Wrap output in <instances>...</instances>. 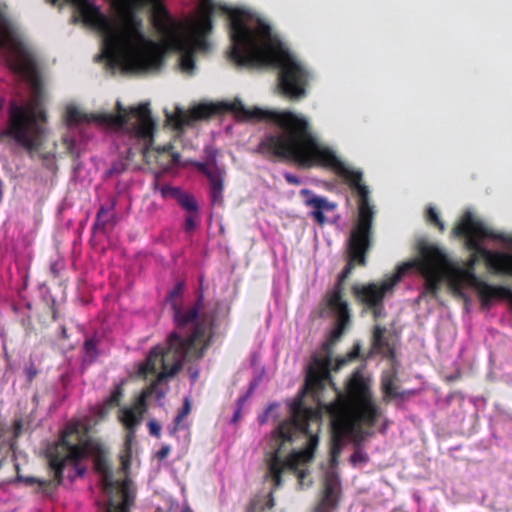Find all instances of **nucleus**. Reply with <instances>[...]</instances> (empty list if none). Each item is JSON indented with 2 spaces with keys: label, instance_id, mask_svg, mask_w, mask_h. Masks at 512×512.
I'll return each mask as SVG.
<instances>
[{
  "label": "nucleus",
  "instance_id": "nucleus-27",
  "mask_svg": "<svg viewBox=\"0 0 512 512\" xmlns=\"http://www.w3.org/2000/svg\"><path fill=\"white\" fill-rule=\"evenodd\" d=\"M148 427H149V431L152 435H155L157 437L160 436L161 427L156 421H154V420L149 421Z\"/></svg>",
  "mask_w": 512,
  "mask_h": 512
},
{
  "label": "nucleus",
  "instance_id": "nucleus-32",
  "mask_svg": "<svg viewBox=\"0 0 512 512\" xmlns=\"http://www.w3.org/2000/svg\"><path fill=\"white\" fill-rule=\"evenodd\" d=\"M22 477V480L20 481H17L16 483L18 482H25L27 484H33V483H38L39 481L36 479V478H33V477Z\"/></svg>",
  "mask_w": 512,
  "mask_h": 512
},
{
  "label": "nucleus",
  "instance_id": "nucleus-3",
  "mask_svg": "<svg viewBox=\"0 0 512 512\" xmlns=\"http://www.w3.org/2000/svg\"><path fill=\"white\" fill-rule=\"evenodd\" d=\"M0 49H5L9 68L25 78L32 87L31 98L23 106L12 104L8 134L29 154H34L43 144L46 134L44 123L47 113L46 96L34 57L23 42L18 28L5 17L0 6Z\"/></svg>",
  "mask_w": 512,
  "mask_h": 512
},
{
  "label": "nucleus",
  "instance_id": "nucleus-11",
  "mask_svg": "<svg viewBox=\"0 0 512 512\" xmlns=\"http://www.w3.org/2000/svg\"><path fill=\"white\" fill-rule=\"evenodd\" d=\"M216 111L213 104H198L189 110L176 108L173 114H167V121L176 129L189 126L193 121L206 119Z\"/></svg>",
  "mask_w": 512,
  "mask_h": 512
},
{
  "label": "nucleus",
  "instance_id": "nucleus-10",
  "mask_svg": "<svg viewBox=\"0 0 512 512\" xmlns=\"http://www.w3.org/2000/svg\"><path fill=\"white\" fill-rule=\"evenodd\" d=\"M218 150L206 149V162L198 164L200 170L206 174L211 184V196L214 203L222 200L224 187V170L217 165Z\"/></svg>",
  "mask_w": 512,
  "mask_h": 512
},
{
  "label": "nucleus",
  "instance_id": "nucleus-22",
  "mask_svg": "<svg viewBox=\"0 0 512 512\" xmlns=\"http://www.w3.org/2000/svg\"><path fill=\"white\" fill-rule=\"evenodd\" d=\"M190 410H191L190 398L185 397L182 410L175 418L176 426H178L181 423V421L183 420V418L189 414Z\"/></svg>",
  "mask_w": 512,
  "mask_h": 512
},
{
  "label": "nucleus",
  "instance_id": "nucleus-8",
  "mask_svg": "<svg viewBox=\"0 0 512 512\" xmlns=\"http://www.w3.org/2000/svg\"><path fill=\"white\" fill-rule=\"evenodd\" d=\"M318 442V436L311 435L308 445L303 450L291 453L284 461L280 456L281 447L276 449L269 463V475L276 486L281 485V473L285 469L293 471L302 483L306 473L301 467L312 460Z\"/></svg>",
  "mask_w": 512,
  "mask_h": 512
},
{
  "label": "nucleus",
  "instance_id": "nucleus-38",
  "mask_svg": "<svg viewBox=\"0 0 512 512\" xmlns=\"http://www.w3.org/2000/svg\"><path fill=\"white\" fill-rule=\"evenodd\" d=\"M181 288H182V284H178L177 288H176V291H179Z\"/></svg>",
  "mask_w": 512,
  "mask_h": 512
},
{
  "label": "nucleus",
  "instance_id": "nucleus-1",
  "mask_svg": "<svg viewBox=\"0 0 512 512\" xmlns=\"http://www.w3.org/2000/svg\"><path fill=\"white\" fill-rule=\"evenodd\" d=\"M108 15L95 20L102 38V56L110 66L125 71L151 72L162 65L166 50L180 54V69L187 75L196 70L195 57L210 48L207 35L218 6L214 0H199L196 14L185 21L174 19L160 0H120ZM229 17L232 48L230 57L238 65L280 68V87L291 99L306 96L311 73L281 41L271 27L244 8L219 5Z\"/></svg>",
  "mask_w": 512,
  "mask_h": 512
},
{
  "label": "nucleus",
  "instance_id": "nucleus-6",
  "mask_svg": "<svg viewBox=\"0 0 512 512\" xmlns=\"http://www.w3.org/2000/svg\"><path fill=\"white\" fill-rule=\"evenodd\" d=\"M192 342V338L184 340L173 334L169 338L166 351L160 348L152 349L146 361L139 365L137 372L140 376L146 377L149 374L157 373V380L149 389L143 390L132 405L123 406L118 410L117 419L128 431L127 448L131 446L136 430L142 424L148 396L156 388L157 383L177 373L182 366V358L188 352Z\"/></svg>",
  "mask_w": 512,
  "mask_h": 512
},
{
  "label": "nucleus",
  "instance_id": "nucleus-35",
  "mask_svg": "<svg viewBox=\"0 0 512 512\" xmlns=\"http://www.w3.org/2000/svg\"><path fill=\"white\" fill-rule=\"evenodd\" d=\"M171 149L170 146H163V147H158L156 150L158 153H165V152H169Z\"/></svg>",
  "mask_w": 512,
  "mask_h": 512
},
{
  "label": "nucleus",
  "instance_id": "nucleus-19",
  "mask_svg": "<svg viewBox=\"0 0 512 512\" xmlns=\"http://www.w3.org/2000/svg\"><path fill=\"white\" fill-rule=\"evenodd\" d=\"M123 388L122 384H116L111 391L109 397L107 398L106 402L108 405L112 404H118L123 396Z\"/></svg>",
  "mask_w": 512,
  "mask_h": 512
},
{
  "label": "nucleus",
  "instance_id": "nucleus-42",
  "mask_svg": "<svg viewBox=\"0 0 512 512\" xmlns=\"http://www.w3.org/2000/svg\"><path fill=\"white\" fill-rule=\"evenodd\" d=\"M182 512H189V510H188V509H185V510H183Z\"/></svg>",
  "mask_w": 512,
  "mask_h": 512
},
{
  "label": "nucleus",
  "instance_id": "nucleus-25",
  "mask_svg": "<svg viewBox=\"0 0 512 512\" xmlns=\"http://www.w3.org/2000/svg\"><path fill=\"white\" fill-rule=\"evenodd\" d=\"M428 217H429V220L431 222H433L436 225H438L441 230H444V224L439 219L438 213H437V211L433 207H429V209H428Z\"/></svg>",
  "mask_w": 512,
  "mask_h": 512
},
{
  "label": "nucleus",
  "instance_id": "nucleus-20",
  "mask_svg": "<svg viewBox=\"0 0 512 512\" xmlns=\"http://www.w3.org/2000/svg\"><path fill=\"white\" fill-rule=\"evenodd\" d=\"M125 169L126 167L122 162H116L104 173V177L109 178L120 175L125 171Z\"/></svg>",
  "mask_w": 512,
  "mask_h": 512
},
{
  "label": "nucleus",
  "instance_id": "nucleus-2",
  "mask_svg": "<svg viewBox=\"0 0 512 512\" xmlns=\"http://www.w3.org/2000/svg\"><path fill=\"white\" fill-rule=\"evenodd\" d=\"M228 107L241 120H271L279 126L281 133L269 135L261 142L263 150L292 159L303 167L328 168L355 188L358 195V218L351 231L349 252L351 262L365 264L364 254L369 246V233L375 211L370 204V191L362 182V171L345 162L333 146L321 142L310 131L309 120L302 114L288 110L247 107L240 99L232 100Z\"/></svg>",
  "mask_w": 512,
  "mask_h": 512
},
{
  "label": "nucleus",
  "instance_id": "nucleus-7",
  "mask_svg": "<svg viewBox=\"0 0 512 512\" xmlns=\"http://www.w3.org/2000/svg\"><path fill=\"white\" fill-rule=\"evenodd\" d=\"M116 108V114L104 111L87 113L75 103H68L65 106L64 120L69 126L96 123L113 130H124L134 134L139 139L152 142L155 122L151 118L148 104L144 103L127 108L118 100Z\"/></svg>",
  "mask_w": 512,
  "mask_h": 512
},
{
  "label": "nucleus",
  "instance_id": "nucleus-18",
  "mask_svg": "<svg viewBox=\"0 0 512 512\" xmlns=\"http://www.w3.org/2000/svg\"><path fill=\"white\" fill-rule=\"evenodd\" d=\"M174 318L178 326H185L189 323H194L198 318V309L193 307L184 312L177 311Z\"/></svg>",
  "mask_w": 512,
  "mask_h": 512
},
{
  "label": "nucleus",
  "instance_id": "nucleus-17",
  "mask_svg": "<svg viewBox=\"0 0 512 512\" xmlns=\"http://www.w3.org/2000/svg\"><path fill=\"white\" fill-rule=\"evenodd\" d=\"M173 194L177 197L179 204L188 212H196L197 204L193 196L181 192L179 189H172Z\"/></svg>",
  "mask_w": 512,
  "mask_h": 512
},
{
  "label": "nucleus",
  "instance_id": "nucleus-31",
  "mask_svg": "<svg viewBox=\"0 0 512 512\" xmlns=\"http://www.w3.org/2000/svg\"><path fill=\"white\" fill-rule=\"evenodd\" d=\"M20 480H22L21 475H18L16 478H9V479L0 481V488L4 487L6 485H10V484H16V482L20 481Z\"/></svg>",
  "mask_w": 512,
  "mask_h": 512
},
{
  "label": "nucleus",
  "instance_id": "nucleus-39",
  "mask_svg": "<svg viewBox=\"0 0 512 512\" xmlns=\"http://www.w3.org/2000/svg\"><path fill=\"white\" fill-rule=\"evenodd\" d=\"M123 469L126 470L127 469V463L124 461L123 462Z\"/></svg>",
  "mask_w": 512,
  "mask_h": 512
},
{
  "label": "nucleus",
  "instance_id": "nucleus-24",
  "mask_svg": "<svg viewBox=\"0 0 512 512\" xmlns=\"http://www.w3.org/2000/svg\"><path fill=\"white\" fill-rule=\"evenodd\" d=\"M382 389L386 395L396 396L397 393L393 386V381L389 377H384L382 380Z\"/></svg>",
  "mask_w": 512,
  "mask_h": 512
},
{
  "label": "nucleus",
  "instance_id": "nucleus-15",
  "mask_svg": "<svg viewBox=\"0 0 512 512\" xmlns=\"http://www.w3.org/2000/svg\"><path fill=\"white\" fill-rule=\"evenodd\" d=\"M337 489L338 479L336 477H331L326 481L325 496L318 507L319 511H323L334 505V495L336 494Z\"/></svg>",
  "mask_w": 512,
  "mask_h": 512
},
{
  "label": "nucleus",
  "instance_id": "nucleus-36",
  "mask_svg": "<svg viewBox=\"0 0 512 512\" xmlns=\"http://www.w3.org/2000/svg\"><path fill=\"white\" fill-rule=\"evenodd\" d=\"M85 346H86V348H87V349H89V348H92V346H93V345H92V343H91V342L87 341V342L85 343Z\"/></svg>",
  "mask_w": 512,
  "mask_h": 512
},
{
  "label": "nucleus",
  "instance_id": "nucleus-26",
  "mask_svg": "<svg viewBox=\"0 0 512 512\" xmlns=\"http://www.w3.org/2000/svg\"><path fill=\"white\" fill-rule=\"evenodd\" d=\"M190 214L186 218V227L188 230H192L196 227L198 221V210L196 212H189Z\"/></svg>",
  "mask_w": 512,
  "mask_h": 512
},
{
  "label": "nucleus",
  "instance_id": "nucleus-16",
  "mask_svg": "<svg viewBox=\"0 0 512 512\" xmlns=\"http://www.w3.org/2000/svg\"><path fill=\"white\" fill-rule=\"evenodd\" d=\"M122 492V503L114 505L111 503V507L108 508L107 512H128L129 506L134 499V491H130L127 483H123L119 486Z\"/></svg>",
  "mask_w": 512,
  "mask_h": 512
},
{
  "label": "nucleus",
  "instance_id": "nucleus-21",
  "mask_svg": "<svg viewBox=\"0 0 512 512\" xmlns=\"http://www.w3.org/2000/svg\"><path fill=\"white\" fill-rule=\"evenodd\" d=\"M384 345L383 341V329L380 327H375L374 336H373V349L375 351H379Z\"/></svg>",
  "mask_w": 512,
  "mask_h": 512
},
{
  "label": "nucleus",
  "instance_id": "nucleus-29",
  "mask_svg": "<svg viewBox=\"0 0 512 512\" xmlns=\"http://www.w3.org/2000/svg\"><path fill=\"white\" fill-rule=\"evenodd\" d=\"M284 177L287 180V182L290 184L299 185L301 183V180L299 179V177H297L294 174L285 173Z\"/></svg>",
  "mask_w": 512,
  "mask_h": 512
},
{
  "label": "nucleus",
  "instance_id": "nucleus-30",
  "mask_svg": "<svg viewBox=\"0 0 512 512\" xmlns=\"http://www.w3.org/2000/svg\"><path fill=\"white\" fill-rule=\"evenodd\" d=\"M358 355V348H355L354 350H352L349 354H348V357L347 358H343L341 360H339V364L338 366H341L345 363H347L348 361L356 358Z\"/></svg>",
  "mask_w": 512,
  "mask_h": 512
},
{
  "label": "nucleus",
  "instance_id": "nucleus-33",
  "mask_svg": "<svg viewBox=\"0 0 512 512\" xmlns=\"http://www.w3.org/2000/svg\"><path fill=\"white\" fill-rule=\"evenodd\" d=\"M240 416H241V406H239V407L235 410V412H234V414H233V417H232V422H236V421H238V419L240 418Z\"/></svg>",
  "mask_w": 512,
  "mask_h": 512
},
{
  "label": "nucleus",
  "instance_id": "nucleus-9",
  "mask_svg": "<svg viewBox=\"0 0 512 512\" xmlns=\"http://www.w3.org/2000/svg\"><path fill=\"white\" fill-rule=\"evenodd\" d=\"M350 271L349 264L339 276L335 287L327 292L324 299L325 305L337 316V326L330 333L331 342L337 341L341 337L350 320L349 305L343 299V283Z\"/></svg>",
  "mask_w": 512,
  "mask_h": 512
},
{
  "label": "nucleus",
  "instance_id": "nucleus-23",
  "mask_svg": "<svg viewBox=\"0 0 512 512\" xmlns=\"http://www.w3.org/2000/svg\"><path fill=\"white\" fill-rule=\"evenodd\" d=\"M368 454L362 451L361 449L356 450V452L350 457L351 463L356 466L358 464H363L368 461Z\"/></svg>",
  "mask_w": 512,
  "mask_h": 512
},
{
  "label": "nucleus",
  "instance_id": "nucleus-12",
  "mask_svg": "<svg viewBox=\"0 0 512 512\" xmlns=\"http://www.w3.org/2000/svg\"><path fill=\"white\" fill-rule=\"evenodd\" d=\"M317 419L318 414L312 410L295 411L291 421L280 425L275 438V445L279 442L284 444L285 442L292 441L293 431L297 430L307 433L308 422Z\"/></svg>",
  "mask_w": 512,
  "mask_h": 512
},
{
  "label": "nucleus",
  "instance_id": "nucleus-13",
  "mask_svg": "<svg viewBox=\"0 0 512 512\" xmlns=\"http://www.w3.org/2000/svg\"><path fill=\"white\" fill-rule=\"evenodd\" d=\"M300 194L304 197V204L311 209L310 215L320 225L326 223L325 213L334 211L336 203L330 202L327 198L316 195L309 189H302Z\"/></svg>",
  "mask_w": 512,
  "mask_h": 512
},
{
  "label": "nucleus",
  "instance_id": "nucleus-41",
  "mask_svg": "<svg viewBox=\"0 0 512 512\" xmlns=\"http://www.w3.org/2000/svg\"><path fill=\"white\" fill-rule=\"evenodd\" d=\"M197 377V373L193 374V380H195Z\"/></svg>",
  "mask_w": 512,
  "mask_h": 512
},
{
  "label": "nucleus",
  "instance_id": "nucleus-4",
  "mask_svg": "<svg viewBox=\"0 0 512 512\" xmlns=\"http://www.w3.org/2000/svg\"><path fill=\"white\" fill-rule=\"evenodd\" d=\"M322 408L330 416L333 436L331 454L334 463L341 452L343 440L350 438L358 445L368 434L362 425L374 426L383 414L371 391L370 379L360 369L347 381L345 392L337 390V398Z\"/></svg>",
  "mask_w": 512,
  "mask_h": 512
},
{
  "label": "nucleus",
  "instance_id": "nucleus-34",
  "mask_svg": "<svg viewBox=\"0 0 512 512\" xmlns=\"http://www.w3.org/2000/svg\"><path fill=\"white\" fill-rule=\"evenodd\" d=\"M171 158H172V161L176 164H178L180 162V154L179 153L171 152Z\"/></svg>",
  "mask_w": 512,
  "mask_h": 512
},
{
  "label": "nucleus",
  "instance_id": "nucleus-5",
  "mask_svg": "<svg viewBox=\"0 0 512 512\" xmlns=\"http://www.w3.org/2000/svg\"><path fill=\"white\" fill-rule=\"evenodd\" d=\"M106 451L105 446L98 440L90 439L87 436L86 427L80 422L69 424L63 431L60 440L50 449L48 453L49 464L55 473L56 478L60 481L62 474L68 467L75 470V474L82 477L85 474V468L80 467L77 461L85 455L97 454L99 458L96 460L95 466L97 471L102 473L103 483L107 493L109 494V508L111 502L118 505L113 499L112 494L122 492L119 486L127 483L130 491H134L130 480H115L113 474L105 459L101 458Z\"/></svg>",
  "mask_w": 512,
  "mask_h": 512
},
{
  "label": "nucleus",
  "instance_id": "nucleus-37",
  "mask_svg": "<svg viewBox=\"0 0 512 512\" xmlns=\"http://www.w3.org/2000/svg\"><path fill=\"white\" fill-rule=\"evenodd\" d=\"M181 288H182V284H178L177 288H176V291H179Z\"/></svg>",
  "mask_w": 512,
  "mask_h": 512
},
{
  "label": "nucleus",
  "instance_id": "nucleus-14",
  "mask_svg": "<svg viewBox=\"0 0 512 512\" xmlns=\"http://www.w3.org/2000/svg\"><path fill=\"white\" fill-rule=\"evenodd\" d=\"M330 360H326L321 367L314 368L310 367L307 372L306 382L307 385L316 388L320 387L329 376L328 365Z\"/></svg>",
  "mask_w": 512,
  "mask_h": 512
},
{
  "label": "nucleus",
  "instance_id": "nucleus-40",
  "mask_svg": "<svg viewBox=\"0 0 512 512\" xmlns=\"http://www.w3.org/2000/svg\"><path fill=\"white\" fill-rule=\"evenodd\" d=\"M148 149H149L148 147H146V148H145V150H144V154H147V153H148Z\"/></svg>",
  "mask_w": 512,
  "mask_h": 512
},
{
  "label": "nucleus",
  "instance_id": "nucleus-28",
  "mask_svg": "<svg viewBox=\"0 0 512 512\" xmlns=\"http://www.w3.org/2000/svg\"><path fill=\"white\" fill-rule=\"evenodd\" d=\"M107 403L105 405H101L96 408V414L100 420L105 419L109 414V408L107 407Z\"/></svg>",
  "mask_w": 512,
  "mask_h": 512
}]
</instances>
